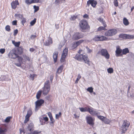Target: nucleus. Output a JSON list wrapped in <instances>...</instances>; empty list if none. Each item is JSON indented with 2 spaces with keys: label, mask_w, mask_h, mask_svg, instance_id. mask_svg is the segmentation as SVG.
Segmentation results:
<instances>
[{
  "label": "nucleus",
  "mask_w": 134,
  "mask_h": 134,
  "mask_svg": "<svg viewBox=\"0 0 134 134\" xmlns=\"http://www.w3.org/2000/svg\"><path fill=\"white\" fill-rule=\"evenodd\" d=\"M8 56L9 58L12 59H15L17 58L19 63H15V64L19 67L21 66L20 62H22L23 58L19 56L15 49H12L10 52L8 54Z\"/></svg>",
  "instance_id": "obj_1"
},
{
  "label": "nucleus",
  "mask_w": 134,
  "mask_h": 134,
  "mask_svg": "<svg viewBox=\"0 0 134 134\" xmlns=\"http://www.w3.org/2000/svg\"><path fill=\"white\" fill-rule=\"evenodd\" d=\"M74 58L79 61H81L82 60H83L85 63L87 64L88 66L90 65V62L89 61V60L88 59L87 55H83L82 54H77Z\"/></svg>",
  "instance_id": "obj_2"
},
{
  "label": "nucleus",
  "mask_w": 134,
  "mask_h": 134,
  "mask_svg": "<svg viewBox=\"0 0 134 134\" xmlns=\"http://www.w3.org/2000/svg\"><path fill=\"white\" fill-rule=\"evenodd\" d=\"M130 125V122L127 120H125L124 121L121 129V133H125Z\"/></svg>",
  "instance_id": "obj_3"
},
{
  "label": "nucleus",
  "mask_w": 134,
  "mask_h": 134,
  "mask_svg": "<svg viewBox=\"0 0 134 134\" xmlns=\"http://www.w3.org/2000/svg\"><path fill=\"white\" fill-rule=\"evenodd\" d=\"M50 86L49 81V80L47 81L44 83L42 91L43 94L44 95H46L49 92L50 90Z\"/></svg>",
  "instance_id": "obj_4"
},
{
  "label": "nucleus",
  "mask_w": 134,
  "mask_h": 134,
  "mask_svg": "<svg viewBox=\"0 0 134 134\" xmlns=\"http://www.w3.org/2000/svg\"><path fill=\"white\" fill-rule=\"evenodd\" d=\"M44 100L41 99L38 100L36 101L35 103V111H37L38 109L40 108L41 106L44 103Z\"/></svg>",
  "instance_id": "obj_5"
},
{
  "label": "nucleus",
  "mask_w": 134,
  "mask_h": 134,
  "mask_svg": "<svg viewBox=\"0 0 134 134\" xmlns=\"http://www.w3.org/2000/svg\"><path fill=\"white\" fill-rule=\"evenodd\" d=\"M119 37L123 39H132L134 38V36L133 35L125 34H121L119 35Z\"/></svg>",
  "instance_id": "obj_6"
},
{
  "label": "nucleus",
  "mask_w": 134,
  "mask_h": 134,
  "mask_svg": "<svg viewBox=\"0 0 134 134\" xmlns=\"http://www.w3.org/2000/svg\"><path fill=\"white\" fill-rule=\"evenodd\" d=\"M68 53V49L66 48L63 50L62 56L60 59L61 62H63L64 61L66 56L67 55Z\"/></svg>",
  "instance_id": "obj_7"
},
{
  "label": "nucleus",
  "mask_w": 134,
  "mask_h": 134,
  "mask_svg": "<svg viewBox=\"0 0 134 134\" xmlns=\"http://www.w3.org/2000/svg\"><path fill=\"white\" fill-rule=\"evenodd\" d=\"M100 52L101 55L105 57L107 59H108L109 58L110 55L106 49H101Z\"/></svg>",
  "instance_id": "obj_8"
},
{
  "label": "nucleus",
  "mask_w": 134,
  "mask_h": 134,
  "mask_svg": "<svg viewBox=\"0 0 134 134\" xmlns=\"http://www.w3.org/2000/svg\"><path fill=\"white\" fill-rule=\"evenodd\" d=\"M117 30L115 29H112L106 31L105 33V35L107 36H111L116 34Z\"/></svg>",
  "instance_id": "obj_9"
},
{
  "label": "nucleus",
  "mask_w": 134,
  "mask_h": 134,
  "mask_svg": "<svg viewBox=\"0 0 134 134\" xmlns=\"http://www.w3.org/2000/svg\"><path fill=\"white\" fill-rule=\"evenodd\" d=\"M86 119L87 123L91 126L93 127L94 124V119H93L91 116H88L86 117Z\"/></svg>",
  "instance_id": "obj_10"
},
{
  "label": "nucleus",
  "mask_w": 134,
  "mask_h": 134,
  "mask_svg": "<svg viewBox=\"0 0 134 134\" xmlns=\"http://www.w3.org/2000/svg\"><path fill=\"white\" fill-rule=\"evenodd\" d=\"M80 26L82 29L84 30L88 29V26L87 23L85 21H81L80 23Z\"/></svg>",
  "instance_id": "obj_11"
},
{
  "label": "nucleus",
  "mask_w": 134,
  "mask_h": 134,
  "mask_svg": "<svg viewBox=\"0 0 134 134\" xmlns=\"http://www.w3.org/2000/svg\"><path fill=\"white\" fill-rule=\"evenodd\" d=\"M83 37V35L79 32L75 33L72 36V39L74 40H77Z\"/></svg>",
  "instance_id": "obj_12"
},
{
  "label": "nucleus",
  "mask_w": 134,
  "mask_h": 134,
  "mask_svg": "<svg viewBox=\"0 0 134 134\" xmlns=\"http://www.w3.org/2000/svg\"><path fill=\"white\" fill-rule=\"evenodd\" d=\"M97 4V2L94 0H89L87 2V6L89 7L90 4L93 7H95Z\"/></svg>",
  "instance_id": "obj_13"
},
{
  "label": "nucleus",
  "mask_w": 134,
  "mask_h": 134,
  "mask_svg": "<svg viewBox=\"0 0 134 134\" xmlns=\"http://www.w3.org/2000/svg\"><path fill=\"white\" fill-rule=\"evenodd\" d=\"M88 112L93 116L95 115H99L100 114V113L98 111L94 110L92 108H90Z\"/></svg>",
  "instance_id": "obj_14"
},
{
  "label": "nucleus",
  "mask_w": 134,
  "mask_h": 134,
  "mask_svg": "<svg viewBox=\"0 0 134 134\" xmlns=\"http://www.w3.org/2000/svg\"><path fill=\"white\" fill-rule=\"evenodd\" d=\"M19 3L18 1L16 0L15 1H13L11 3L12 7L13 9H15L17 5H19Z\"/></svg>",
  "instance_id": "obj_15"
},
{
  "label": "nucleus",
  "mask_w": 134,
  "mask_h": 134,
  "mask_svg": "<svg viewBox=\"0 0 134 134\" xmlns=\"http://www.w3.org/2000/svg\"><path fill=\"white\" fill-rule=\"evenodd\" d=\"M52 43V39L51 38H49L48 40L44 42V44L46 46H49Z\"/></svg>",
  "instance_id": "obj_16"
},
{
  "label": "nucleus",
  "mask_w": 134,
  "mask_h": 134,
  "mask_svg": "<svg viewBox=\"0 0 134 134\" xmlns=\"http://www.w3.org/2000/svg\"><path fill=\"white\" fill-rule=\"evenodd\" d=\"M58 53V52L57 51L53 53V58L55 63L57 61Z\"/></svg>",
  "instance_id": "obj_17"
},
{
  "label": "nucleus",
  "mask_w": 134,
  "mask_h": 134,
  "mask_svg": "<svg viewBox=\"0 0 134 134\" xmlns=\"http://www.w3.org/2000/svg\"><path fill=\"white\" fill-rule=\"evenodd\" d=\"M63 65H61L58 68L56 72V75L57 76V75L59 74L61 72L63 69Z\"/></svg>",
  "instance_id": "obj_18"
},
{
  "label": "nucleus",
  "mask_w": 134,
  "mask_h": 134,
  "mask_svg": "<svg viewBox=\"0 0 134 134\" xmlns=\"http://www.w3.org/2000/svg\"><path fill=\"white\" fill-rule=\"evenodd\" d=\"M7 131V129L4 127H0V134H5Z\"/></svg>",
  "instance_id": "obj_19"
},
{
  "label": "nucleus",
  "mask_w": 134,
  "mask_h": 134,
  "mask_svg": "<svg viewBox=\"0 0 134 134\" xmlns=\"http://www.w3.org/2000/svg\"><path fill=\"white\" fill-rule=\"evenodd\" d=\"M123 22L125 26H127L129 24V23L128 21V20L125 18H124L123 19Z\"/></svg>",
  "instance_id": "obj_20"
},
{
  "label": "nucleus",
  "mask_w": 134,
  "mask_h": 134,
  "mask_svg": "<svg viewBox=\"0 0 134 134\" xmlns=\"http://www.w3.org/2000/svg\"><path fill=\"white\" fill-rule=\"evenodd\" d=\"M129 50L128 48H126L122 50V54L125 55L127 53H129Z\"/></svg>",
  "instance_id": "obj_21"
},
{
  "label": "nucleus",
  "mask_w": 134,
  "mask_h": 134,
  "mask_svg": "<svg viewBox=\"0 0 134 134\" xmlns=\"http://www.w3.org/2000/svg\"><path fill=\"white\" fill-rule=\"evenodd\" d=\"M18 55V54H21L23 52V49L22 47H19L17 49V51H18V52H17L15 50Z\"/></svg>",
  "instance_id": "obj_22"
},
{
  "label": "nucleus",
  "mask_w": 134,
  "mask_h": 134,
  "mask_svg": "<svg viewBox=\"0 0 134 134\" xmlns=\"http://www.w3.org/2000/svg\"><path fill=\"white\" fill-rule=\"evenodd\" d=\"M12 43L15 47H19L20 45V42H15V41H12Z\"/></svg>",
  "instance_id": "obj_23"
},
{
  "label": "nucleus",
  "mask_w": 134,
  "mask_h": 134,
  "mask_svg": "<svg viewBox=\"0 0 134 134\" xmlns=\"http://www.w3.org/2000/svg\"><path fill=\"white\" fill-rule=\"evenodd\" d=\"M122 50L118 47V56H122Z\"/></svg>",
  "instance_id": "obj_24"
},
{
  "label": "nucleus",
  "mask_w": 134,
  "mask_h": 134,
  "mask_svg": "<svg viewBox=\"0 0 134 134\" xmlns=\"http://www.w3.org/2000/svg\"><path fill=\"white\" fill-rule=\"evenodd\" d=\"M7 80V78L5 75H2L0 77V80L2 81H6Z\"/></svg>",
  "instance_id": "obj_25"
},
{
  "label": "nucleus",
  "mask_w": 134,
  "mask_h": 134,
  "mask_svg": "<svg viewBox=\"0 0 134 134\" xmlns=\"http://www.w3.org/2000/svg\"><path fill=\"white\" fill-rule=\"evenodd\" d=\"M51 122H50V124L51 125H52V126H53L54 123L55 122V120L53 118L52 116L49 118Z\"/></svg>",
  "instance_id": "obj_26"
},
{
  "label": "nucleus",
  "mask_w": 134,
  "mask_h": 134,
  "mask_svg": "<svg viewBox=\"0 0 134 134\" xmlns=\"http://www.w3.org/2000/svg\"><path fill=\"white\" fill-rule=\"evenodd\" d=\"M42 93V91H39L37 93V95H36V98L38 99L40 98Z\"/></svg>",
  "instance_id": "obj_27"
},
{
  "label": "nucleus",
  "mask_w": 134,
  "mask_h": 134,
  "mask_svg": "<svg viewBox=\"0 0 134 134\" xmlns=\"http://www.w3.org/2000/svg\"><path fill=\"white\" fill-rule=\"evenodd\" d=\"M103 24L104 27H103V26H100L97 29V30L98 31L103 30L104 29L105 27H106V24Z\"/></svg>",
  "instance_id": "obj_28"
},
{
  "label": "nucleus",
  "mask_w": 134,
  "mask_h": 134,
  "mask_svg": "<svg viewBox=\"0 0 134 134\" xmlns=\"http://www.w3.org/2000/svg\"><path fill=\"white\" fill-rule=\"evenodd\" d=\"M32 113V111L31 110H29L27 112V115L26 116L30 117Z\"/></svg>",
  "instance_id": "obj_29"
},
{
  "label": "nucleus",
  "mask_w": 134,
  "mask_h": 134,
  "mask_svg": "<svg viewBox=\"0 0 134 134\" xmlns=\"http://www.w3.org/2000/svg\"><path fill=\"white\" fill-rule=\"evenodd\" d=\"M99 37L100 41H102L104 40H105L107 39V38L103 36H99Z\"/></svg>",
  "instance_id": "obj_30"
},
{
  "label": "nucleus",
  "mask_w": 134,
  "mask_h": 134,
  "mask_svg": "<svg viewBox=\"0 0 134 134\" xmlns=\"http://www.w3.org/2000/svg\"><path fill=\"white\" fill-rule=\"evenodd\" d=\"M81 76L79 74L78 75L77 77V78L75 82V83L77 84L78 83V81L81 78Z\"/></svg>",
  "instance_id": "obj_31"
},
{
  "label": "nucleus",
  "mask_w": 134,
  "mask_h": 134,
  "mask_svg": "<svg viewBox=\"0 0 134 134\" xmlns=\"http://www.w3.org/2000/svg\"><path fill=\"white\" fill-rule=\"evenodd\" d=\"M41 131H38V130H35L33 132H31L30 134H38L41 132Z\"/></svg>",
  "instance_id": "obj_32"
},
{
  "label": "nucleus",
  "mask_w": 134,
  "mask_h": 134,
  "mask_svg": "<svg viewBox=\"0 0 134 134\" xmlns=\"http://www.w3.org/2000/svg\"><path fill=\"white\" fill-rule=\"evenodd\" d=\"M103 121L106 124H108L109 123L110 121L109 120L105 117Z\"/></svg>",
  "instance_id": "obj_33"
},
{
  "label": "nucleus",
  "mask_w": 134,
  "mask_h": 134,
  "mask_svg": "<svg viewBox=\"0 0 134 134\" xmlns=\"http://www.w3.org/2000/svg\"><path fill=\"white\" fill-rule=\"evenodd\" d=\"M36 21V19L34 18V19L30 22V24L31 26L33 25L35 23Z\"/></svg>",
  "instance_id": "obj_34"
},
{
  "label": "nucleus",
  "mask_w": 134,
  "mask_h": 134,
  "mask_svg": "<svg viewBox=\"0 0 134 134\" xmlns=\"http://www.w3.org/2000/svg\"><path fill=\"white\" fill-rule=\"evenodd\" d=\"M61 113L60 112L58 114H56L55 115V118L56 119H58L60 117L61 115Z\"/></svg>",
  "instance_id": "obj_35"
},
{
  "label": "nucleus",
  "mask_w": 134,
  "mask_h": 134,
  "mask_svg": "<svg viewBox=\"0 0 134 134\" xmlns=\"http://www.w3.org/2000/svg\"><path fill=\"white\" fill-rule=\"evenodd\" d=\"M65 0H55L54 3L56 4H59L60 2H62L63 1H64Z\"/></svg>",
  "instance_id": "obj_36"
},
{
  "label": "nucleus",
  "mask_w": 134,
  "mask_h": 134,
  "mask_svg": "<svg viewBox=\"0 0 134 134\" xmlns=\"http://www.w3.org/2000/svg\"><path fill=\"white\" fill-rule=\"evenodd\" d=\"M107 71L109 73H112L113 72V69L111 68H109L107 69Z\"/></svg>",
  "instance_id": "obj_37"
},
{
  "label": "nucleus",
  "mask_w": 134,
  "mask_h": 134,
  "mask_svg": "<svg viewBox=\"0 0 134 134\" xmlns=\"http://www.w3.org/2000/svg\"><path fill=\"white\" fill-rule=\"evenodd\" d=\"M25 2L26 4L28 5L32 3V0H26L25 1Z\"/></svg>",
  "instance_id": "obj_38"
},
{
  "label": "nucleus",
  "mask_w": 134,
  "mask_h": 134,
  "mask_svg": "<svg viewBox=\"0 0 134 134\" xmlns=\"http://www.w3.org/2000/svg\"><path fill=\"white\" fill-rule=\"evenodd\" d=\"M93 88L92 87H91L88 88L87 89V90L90 92L91 93L93 92Z\"/></svg>",
  "instance_id": "obj_39"
},
{
  "label": "nucleus",
  "mask_w": 134,
  "mask_h": 134,
  "mask_svg": "<svg viewBox=\"0 0 134 134\" xmlns=\"http://www.w3.org/2000/svg\"><path fill=\"white\" fill-rule=\"evenodd\" d=\"M34 12H37L39 9V7L38 6H36V5L34 6Z\"/></svg>",
  "instance_id": "obj_40"
},
{
  "label": "nucleus",
  "mask_w": 134,
  "mask_h": 134,
  "mask_svg": "<svg viewBox=\"0 0 134 134\" xmlns=\"http://www.w3.org/2000/svg\"><path fill=\"white\" fill-rule=\"evenodd\" d=\"M83 40H79L76 42H75L77 46L79 45L81 43L83 42Z\"/></svg>",
  "instance_id": "obj_41"
},
{
  "label": "nucleus",
  "mask_w": 134,
  "mask_h": 134,
  "mask_svg": "<svg viewBox=\"0 0 134 134\" xmlns=\"http://www.w3.org/2000/svg\"><path fill=\"white\" fill-rule=\"evenodd\" d=\"M5 29L6 31L8 32L10 30V26L9 25H7L5 26Z\"/></svg>",
  "instance_id": "obj_42"
},
{
  "label": "nucleus",
  "mask_w": 134,
  "mask_h": 134,
  "mask_svg": "<svg viewBox=\"0 0 134 134\" xmlns=\"http://www.w3.org/2000/svg\"><path fill=\"white\" fill-rule=\"evenodd\" d=\"M97 117L98 119L101 120L102 121H103L105 118V117L102 116H97Z\"/></svg>",
  "instance_id": "obj_43"
},
{
  "label": "nucleus",
  "mask_w": 134,
  "mask_h": 134,
  "mask_svg": "<svg viewBox=\"0 0 134 134\" xmlns=\"http://www.w3.org/2000/svg\"><path fill=\"white\" fill-rule=\"evenodd\" d=\"M30 117L26 116L25 117V119L24 121V123H26L29 120V118Z\"/></svg>",
  "instance_id": "obj_44"
},
{
  "label": "nucleus",
  "mask_w": 134,
  "mask_h": 134,
  "mask_svg": "<svg viewBox=\"0 0 134 134\" xmlns=\"http://www.w3.org/2000/svg\"><path fill=\"white\" fill-rule=\"evenodd\" d=\"M10 117H8L6 118L5 120V121L6 122H8L10 121Z\"/></svg>",
  "instance_id": "obj_45"
},
{
  "label": "nucleus",
  "mask_w": 134,
  "mask_h": 134,
  "mask_svg": "<svg viewBox=\"0 0 134 134\" xmlns=\"http://www.w3.org/2000/svg\"><path fill=\"white\" fill-rule=\"evenodd\" d=\"M94 40L96 41H100V38L99 36H97L96 37L94 38H93Z\"/></svg>",
  "instance_id": "obj_46"
},
{
  "label": "nucleus",
  "mask_w": 134,
  "mask_h": 134,
  "mask_svg": "<svg viewBox=\"0 0 134 134\" xmlns=\"http://www.w3.org/2000/svg\"><path fill=\"white\" fill-rule=\"evenodd\" d=\"M15 16L16 17L21 18H23V15H20V14H15Z\"/></svg>",
  "instance_id": "obj_47"
},
{
  "label": "nucleus",
  "mask_w": 134,
  "mask_h": 134,
  "mask_svg": "<svg viewBox=\"0 0 134 134\" xmlns=\"http://www.w3.org/2000/svg\"><path fill=\"white\" fill-rule=\"evenodd\" d=\"M24 58L25 60H28L29 61L30 60V59L28 57L26 56V55H25L24 56Z\"/></svg>",
  "instance_id": "obj_48"
},
{
  "label": "nucleus",
  "mask_w": 134,
  "mask_h": 134,
  "mask_svg": "<svg viewBox=\"0 0 134 134\" xmlns=\"http://www.w3.org/2000/svg\"><path fill=\"white\" fill-rule=\"evenodd\" d=\"M86 48L87 51V52L88 53H90L92 52V50L90 49H89L88 47H86Z\"/></svg>",
  "instance_id": "obj_49"
},
{
  "label": "nucleus",
  "mask_w": 134,
  "mask_h": 134,
  "mask_svg": "<svg viewBox=\"0 0 134 134\" xmlns=\"http://www.w3.org/2000/svg\"><path fill=\"white\" fill-rule=\"evenodd\" d=\"M5 49L4 48H1L0 49V53L1 54L4 53L5 52Z\"/></svg>",
  "instance_id": "obj_50"
},
{
  "label": "nucleus",
  "mask_w": 134,
  "mask_h": 134,
  "mask_svg": "<svg viewBox=\"0 0 134 134\" xmlns=\"http://www.w3.org/2000/svg\"><path fill=\"white\" fill-rule=\"evenodd\" d=\"M22 19L21 21V22L22 24L24 25V24L26 22V19L25 18H22Z\"/></svg>",
  "instance_id": "obj_51"
},
{
  "label": "nucleus",
  "mask_w": 134,
  "mask_h": 134,
  "mask_svg": "<svg viewBox=\"0 0 134 134\" xmlns=\"http://www.w3.org/2000/svg\"><path fill=\"white\" fill-rule=\"evenodd\" d=\"M76 16H75V15H73V16H71V17L70 18V19L71 20H74L76 19Z\"/></svg>",
  "instance_id": "obj_52"
},
{
  "label": "nucleus",
  "mask_w": 134,
  "mask_h": 134,
  "mask_svg": "<svg viewBox=\"0 0 134 134\" xmlns=\"http://www.w3.org/2000/svg\"><path fill=\"white\" fill-rule=\"evenodd\" d=\"M77 46L76 44V43H75V42H74L73 43V45L72 47L73 48H75Z\"/></svg>",
  "instance_id": "obj_53"
},
{
  "label": "nucleus",
  "mask_w": 134,
  "mask_h": 134,
  "mask_svg": "<svg viewBox=\"0 0 134 134\" xmlns=\"http://www.w3.org/2000/svg\"><path fill=\"white\" fill-rule=\"evenodd\" d=\"M30 78L32 80H33L34 79V74H30Z\"/></svg>",
  "instance_id": "obj_54"
},
{
  "label": "nucleus",
  "mask_w": 134,
  "mask_h": 134,
  "mask_svg": "<svg viewBox=\"0 0 134 134\" xmlns=\"http://www.w3.org/2000/svg\"><path fill=\"white\" fill-rule=\"evenodd\" d=\"M43 120H44L45 121L47 122L48 121V118L46 116L45 117L43 116Z\"/></svg>",
  "instance_id": "obj_55"
},
{
  "label": "nucleus",
  "mask_w": 134,
  "mask_h": 134,
  "mask_svg": "<svg viewBox=\"0 0 134 134\" xmlns=\"http://www.w3.org/2000/svg\"><path fill=\"white\" fill-rule=\"evenodd\" d=\"M18 33V30L17 29H16L15 30H14V36H15L17 35Z\"/></svg>",
  "instance_id": "obj_56"
},
{
  "label": "nucleus",
  "mask_w": 134,
  "mask_h": 134,
  "mask_svg": "<svg viewBox=\"0 0 134 134\" xmlns=\"http://www.w3.org/2000/svg\"><path fill=\"white\" fill-rule=\"evenodd\" d=\"M17 21L16 20L13 21L12 22V24L13 25H16Z\"/></svg>",
  "instance_id": "obj_57"
},
{
  "label": "nucleus",
  "mask_w": 134,
  "mask_h": 134,
  "mask_svg": "<svg viewBox=\"0 0 134 134\" xmlns=\"http://www.w3.org/2000/svg\"><path fill=\"white\" fill-rule=\"evenodd\" d=\"M84 108V110L85 112L88 111V112L89 109L90 108L86 107Z\"/></svg>",
  "instance_id": "obj_58"
},
{
  "label": "nucleus",
  "mask_w": 134,
  "mask_h": 134,
  "mask_svg": "<svg viewBox=\"0 0 134 134\" xmlns=\"http://www.w3.org/2000/svg\"><path fill=\"white\" fill-rule=\"evenodd\" d=\"M79 109L80 111L82 112H85V110L84 108H79Z\"/></svg>",
  "instance_id": "obj_59"
},
{
  "label": "nucleus",
  "mask_w": 134,
  "mask_h": 134,
  "mask_svg": "<svg viewBox=\"0 0 134 134\" xmlns=\"http://www.w3.org/2000/svg\"><path fill=\"white\" fill-rule=\"evenodd\" d=\"M39 0H32V3H38L39 2Z\"/></svg>",
  "instance_id": "obj_60"
},
{
  "label": "nucleus",
  "mask_w": 134,
  "mask_h": 134,
  "mask_svg": "<svg viewBox=\"0 0 134 134\" xmlns=\"http://www.w3.org/2000/svg\"><path fill=\"white\" fill-rule=\"evenodd\" d=\"M98 20L100 22L102 23L103 24H104L103 19L99 18L98 19Z\"/></svg>",
  "instance_id": "obj_61"
},
{
  "label": "nucleus",
  "mask_w": 134,
  "mask_h": 134,
  "mask_svg": "<svg viewBox=\"0 0 134 134\" xmlns=\"http://www.w3.org/2000/svg\"><path fill=\"white\" fill-rule=\"evenodd\" d=\"M36 35H32L30 37V38L31 39H32L33 38H35L36 37Z\"/></svg>",
  "instance_id": "obj_62"
},
{
  "label": "nucleus",
  "mask_w": 134,
  "mask_h": 134,
  "mask_svg": "<svg viewBox=\"0 0 134 134\" xmlns=\"http://www.w3.org/2000/svg\"><path fill=\"white\" fill-rule=\"evenodd\" d=\"M48 116L49 118L51 117V116H52V115L51 113L50 112H49L48 113Z\"/></svg>",
  "instance_id": "obj_63"
},
{
  "label": "nucleus",
  "mask_w": 134,
  "mask_h": 134,
  "mask_svg": "<svg viewBox=\"0 0 134 134\" xmlns=\"http://www.w3.org/2000/svg\"><path fill=\"white\" fill-rule=\"evenodd\" d=\"M83 17L84 18H88V15L87 14H85L83 15Z\"/></svg>",
  "instance_id": "obj_64"
}]
</instances>
